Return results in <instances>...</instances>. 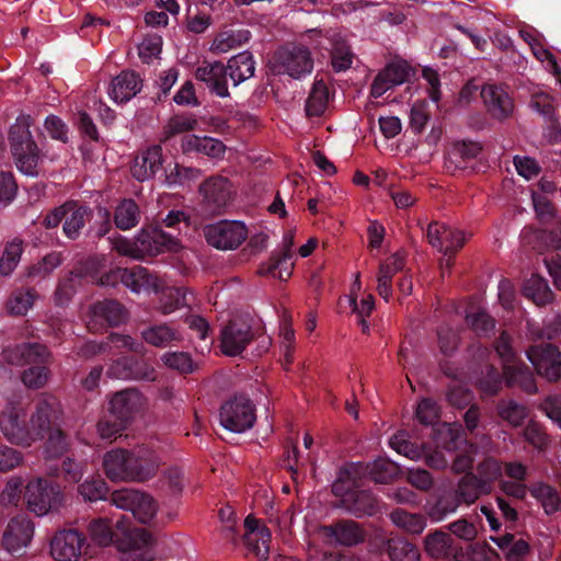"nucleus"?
<instances>
[{
  "mask_svg": "<svg viewBox=\"0 0 561 561\" xmlns=\"http://www.w3.org/2000/svg\"><path fill=\"white\" fill-rule=\"evenodd\" d=\"M62 409L59 400L51 394H43L35 404L31 416L36 439H45L44 454L47 462L61 457L69 448V436L61 428Z\"/></svg>",
  "mask_w": 561,
  "mask_h": 561,
  "instance_id": "obj_1",
  "label": "nucleus"
},
{
  "mask_svg": "<svg viewBox=\"0 0 561 561\" xmlns=\"http://www.w3.org/2000/svg\"><path fill=\"white\" fill-rule=\"evenodd\" d=\"M159 465L157 454L145 447L112 449L103 458L105 474L112 481L145 482L157 473Z\"/></svg>",
  "mask_w": 561,
  "mask_h": 561,
  "instance_id": "obj_2",
  "label": "nucleus"
},
{
  "mask_svg": "<svg viewBox=\"0 0 561 561\" xmlns=\"http://www.w3.org/2000/svg\"><path fill=\"white\" fill-rule=\"evenodd\" d=\"M33 125L31 115L20 114L9 128L8 140L16 169L24 175L36 178L45 156L31 131Z\"/></svg>",
  "mask_w": 561,
  "mask_h": 561,
  "instance_id": "obj_3",
  "label": "nucleus"
},
{
  "mask_svg": "<svg viewBox=\"0 0 561 561\" xmlns=\"http://www.w3.org/2000/svg\"><path fill=\"white\" fill-rule=\"evenodd\" d=\"M314 67V60L308 46L300 43H286L278 47L271 60L270 68L275 75H287L300 80L309 76Z\"/></svg>",
  "mask_w": 561,
  "mask_h": 561,
  "instance_id": "obj_4",
  "label": "nucleus"
},
{
  "mask_svg": "<svg viewBox=\"0 0 561 561\" xmlns=\"http://www.w3.org/2000/svg\"><path fill=\"white\" fill-rule=\"evenodd\" d=\"M91 539L99 546H110L112 542H117V548L122 551H137L152 543L151 535L142 528L127 529L123 533V537L118 539L105 518L92 519L88 526Z\"/></svg>",
  "mask_w": 561,
  "mask_h": 561,
  "instance_id": "obj_5",
  "label": "nucleus"
},
{
  "mask_svg": "<svg viewBox=\"0 0 561 561\" xmlns=\"http://www.w3.org/2000/svg\"><path fill=\"white\" fill-rule=\"evenodd\" d=\"M96 282L104 287H115L118 284H123L134 293L141 290L158 291L160 288L158 277L142 266H134L131 268L115 267L102 274Z\"/></svg>",
  "mask_w": 561,
  "mask_h": 561,
  "instance_id": "obj_6",
  "label": "nucleus"
},
{
  "mask_svg": "<svg viewBox=\"0 0 561 561\" xmlns=\"http://www.w3.org/2000/svg\"><path fill=\"white\" fill-rule=\"evenodd\" d=\"M25 500L27 507L37 516L58 510L62 504L64 494L58 483L39 478L30 481L26 485Z\"/></svg>",
  "mask_w": 561,
  "mask_h": 561,
  "instance_id": "obj_7",
  "label": "nucleus"
},
{
  "mask_svg": "<svg viewBox=\"0 0 561 561\" xmlns=\"http://www.w3.org/2000/svg\"><path fill=\"white\" fill-rule=\"evenodd\" d=\"M202 196L201 210L207 216H216L224 213L230 204L234 191L229 179L221 175L207 178L199 185Z\"/></svg>",
  "mask_w": 561,
  "mask_h": 561,
  "instance_id": "obj_8",
  "label": "nucleus"
},
{
  "mask_svg": "<svg viewBox=\"0 0 561 561\" xmlns=\"http://www.w3.org/2000/svg\"><path fill=\"white\" fill-rule=\"evenodd\" d=\"M203 233L209 245L228 251L238 249L247 240L248 228L239 220H220L206 225Z\"/></svg>",
  "mask_w": 561,
  "mask_h": 561,
  "instance_id": "obj_9",
  "label": "nucleus"
},
{
  "mask_svg": "<svg viewBox=\"0 0 561 561\" xmlns=\"http://www.w3.org/2000/svg\"><path fill=\"white\" fill-rule=\"evenodd\" d=\"M220 424L234 433H243L255 422L254 405L245 396H234L220 408Z\"/></svg>",
  "mask_w": 561,
  "mask_h": 561,
  "instance_id": "obj_10",
  "label": "nucleus"
},
{
  "mask_svg": "<svg viewBox=\"0 0 561 561\" xmlns=\"http://www.w3.org/2000/svg\"><path fill=\"white\" fill-rule=\"evenodd\" d=\"M110 501L116 507L130 512L141 524H148L157 512L153 499L135 489L116 490L110 494Z\"/></svg>",
  "mask_w": 561,
  "mask_h": 561,
  "instance_id": "obj_11",
  "label": "nucleus"
},
{
  "mask_svg": "<svg viewBox=\"0 0 561 561\" xmlns=\"http://www.w3.org/2000/svg\"><path fill=\"white\" fill-rule=\"evenodd\" d=\"M254 339L255 331L249 322L231 319L220 330V350L226 356H241Z\"/></svg>",
  "mask_w": 561,
  "mask_h": 561,
  "instance_id": "obj_12",
  "label": "nucleus"
},
{
  "mask_svg": "<svg viewBox=\"0 0 561 561\" xmlns=\"http://www.w3.org/2000/svg\"><path fill=\"white\" fill-rule=\"evenodd\" d=\"M526 355L539 376L548 381L561 379V352L558 346L550 343L533 345Z\"/></svg>",
  "mask_w": 561,
  "mask_h": 561,
  "instance_id": "obj_13",
  "label": "nucleus"
},
{
  "mask_svg": "<svg viewBox=\"0 0 561 561\" xmlns=\"http://www.w3.org/2000/svg\"><path fill=\"white\" fill-rule=\"evenodd\" d=\"M3 359L13 366L50 365L53 354L45 344L24 342L9 346L2 352Z\"/></svg>",
  "mask_w": 561,
  "mask_h": 561,
  "instance_id": "obj_14",
  "label": "nucleus"
},
{
  "mask_svg": "<svg viewBox=\"0 0 561 561\" xmlns=\"http://www.w3.org/2000/svg\"><path fill=\"white\" fill-rule=\"evenodd\" d=\"M137 259L146 255L154 256L164 251H175L179 247L178 239L167 233L161 227H148L135 238Z\"/></svg>",
  "mask_w": 561,
  "mask_h": 561,
  "instance_id": "obj_15",
  "label": "nucleus"
},
{
  "mask_svg": "<svg viewBox=\"0 0 561 561\" xmlns=\"http://www.w3.org/2000/svg\"><path fill=\"white\" fill-rule=\"evenodd\" d=\"M34 535V525L27 515L20 514L12 517L3 533V548L15 557H21L30 545Z\"/></svg>",
  "mask_w": 561,
  "mask_h": 561,
  "instance_id": "obj_16",
  "label": "nucleus"
},
{
  "mask_svg": "<svg viewBox=\"0 0 561 561\" xmlns=\"http://www.w3.org/2000/svg\"><path fill=\"white\" fill-rule=\"evenodd\" d=\"M127 319L125 307L114 299L93 304L87 328L96 333L107 328L118 327Z\"/></svg>",
  "mask_w": 561,
  "mask_h": 561,
  "instance_id": "obj_17",
  "label": "nucleus"
},
{
  "mask_svg": "<svg viewBox=\"0 0 561 561\" xmlns=\"http://www.w3.org/2000/svg\"><path fill=\"white\" fill-rule=\"evenodd\" d=\"M85 545V537L76 529H62L50 540V553L58 561H77Z\"/></svg>",
  "mask_w": 561,
  "mask_h": 561,
  "instance_id": "obj_18",
  "label": "nucleus"
},
{
  "mask_svg": "<svg viewBox=\"0 0 561 561\" xmlns=\"http://www.w3.org/2000/svg\"><path fill=\"white\" fill-rule=\"evenodd\" d=\"M108 375L113 378L136 381H153L157 377L154 368L144 359L123 356L110 366Z\"/></svg>",
  "mask_w": 561,
  "mask_h": 561,
  "instance_id": "obj_19",
  "label": "nucleus"
},
{
  "mask_svg": "<svg viewBox=\"0 0 561 561\" xmlns=\"http://www.w3.org/2000/svg\"><path fill=\"white\" fill-rule=\"evenodd\" d=\"M229 72L221 61L209 62L204 60L195 70V79L203 82L211 94L218 98H229Z\"/></svg>",
  "mask_w": 561,
  "mask_h": 561,
  "instance_id": "obj_20",
  "label": "nucleus"
},
{
  "mask_svg": "<svg viewBox=\"0 0 561 561\" xmlns=\"http://www.w3.org/2000/svg\"><path fill=\"white\" fill-rule=\"evenodd\" d=\"M243 543L249 553L257 560L265 561L268 558L271 531L259 519L249 515L244 519Z\"/></svg>",
  "mask_w": 561,
  "mask_h": 561,
  "instance_id": "obj_21",
  "label": "nucleus"
},
{
  "mask_svg": "<svg viewBox=\"0 0 561 561\" xmlns=\"http://www.w3.org/2000/svg\"><path fill=\"white\" fill-rule=\"evenodd\" d=\"M480 94L492 118L503 122L513 114L514 102L504 87L485 83Z\"/></svg>",
  "mask_w": 561,
  "mask_h": 561,
  "instance_id": "obj_22",
  "label": "nucleus"
},
{
  "mask_svg": "<svg viewBox=\"0 0 561 561\" xmlns=\"http://www.w3.org/2000/svg\"><path fill=\"white\" fill-rule=\"evenodd\" d=\"M459 432L457 430L451 428L450 426L444 425L442 428L437 430L436 433V449L434 451H430L426 447L424 448V458L425 463L432 469L440 470L445 469L449 460L445 457L439 448H443L447 451H453L458 447Z\"/></svg>",
  "mask_w": 561,
  "mask_h": 561,
  "instance_id": "obj_23",
  "label": "nucleus"
},
{
  "mask_svg": "<svg viewBox=\"0 0 561 561\" xmlns=\"http://www.w3.org/2000/svg\"><path fill=\"white\" fill-rule=\"evenodd\" d=\"M324 535L334 540L336 545L354 547L366 540L367 533L364 527L353 519H339L323 527Z\"/></svg>",
  "mask_w": 561,
  "mask_h": 561,
  "instance_id": "obj_24",
  "label": "nucleus"
},
{
  "mask_svg": "<svg viewBox=\"0 0 561 561\" xmlns=\"http://www.w3.org/2000/svg\"><path fill=\"white\" fill-rule=\"evenodd\" d=\"M0 428L3 435L13 444L30 446L34 442L35 431L33 423L30 425L21 419L14 409L2 414Z\"/></svg>",
  "mask_w": 561,
  "mask_h": 561,
  "instance_id": "obj_25",
  "label": "nucleus"
},
{
  "mask_svg": "<svg viewBox=\"0 0 561 561\" xmlns=\"http://www.w3.org/2000/svg\"><path fill=\"white\" fill-rule=\"evenodd\" d=\"M140 405L141 394L136 389L128 388L112 397L107 413L128 425Z\"/></svg>",
  "mask_w": 561,
  "mask_h": 561,
  "instance_id": "obj_26",
  "label": "nucleus"
},
{
  "mask_svg": "<svg viewBox=\"0 0 561 561\" xmlns=\"http://www.w3.org/2000/svg\"><path fill=\"white\" fill-rule=\"evenodd\" d=\"M426 553L442 561H461L462 552L455 546L453 537L443 531L428 534L424 539Z\"/></svg>",
  "mask_w": 561,
  "mask_h": 561,
  "instance_id": "obj_27",
  "label": "nucleus"
},
{
  "mask_svg": "<svg viewBox=\"0 0 561 561\" xmlns=\"http://www.w3.org/2000/svg\"><path fill=\"white\" fill-rule=\"evenodd\" d=\"M115 345L118 348H127L131 352H139L141 344L134 341L129 335L119 333H111L106 341H88L78 350V356L84 359L92 358L99 354H104L111 350V345Z\"/></svg>",
  "mask_w": 561,
  "mask_h": 561,
  "instance_id": "obj_28",
  "label": "nucleus"
},
{
  "mask_svg": "<svg viewBox=\"0 0 561 561\" xmlns=\"http://www.w3.org/2000/svg\"><path fill=\"white\" fill-rule=\"evenodd\" d=\"M342 508L360 518L376 515L380 511V503L371 491L354 489L342 500Z\"/></svg>",
  "mask_w": 561,
  "mask_h": 561,
  "instance_id": "obj_29",
  "label": "nucleus"
},
{
  "mask_svg": "<svg viewBox=\"0 0 561 561\" xmlns=\"http://www.w3.org/2000/svg\"><path fill=\"white\" fill-rule=\"evenodd\" d=\"M162 148L151 146L137 156L130 167L133 178L144 182L153 178L162 169Z\"/></svg>",
  "mask_w": 561,
  "mask_h": 561,
  "instance_id": "obj_30",
  "label": "nucleus"
},
{
  "mask_svg": "<svg viewBox=\"0 0 561 561\" xmlns=\"http://www.w3.org/2000/svg\"><path fill=\"white\" fill-rule=\"evenodd\" d=\"M503 373L507 387L519 388L528 394H534L538 391L534 371L525 363L517 360L512 365H504Z\"/></svg>",
  "mask_w": 561,
  "mask_h": 561,
  "instance_id": "obj_31",
  "label": "nucleus"
},
{
  "mask_svg": "<svg viewBox=\"0 0 561 561\" xmlns=\"http://www.w3.org/2000/svg\"><path fill=\"white\" fill-rule=\"evenodd\" d=\"M85 459L65 457L60 461L46 462V472L55 478H61L68 483L79 482L88 471Z\"/></svg>",
  "mask_w": 561,
  "mask_h": 561,
  "instance_id": "obj_32",
  "label": "nucleus"
},
{
  "mask_svg": "<svg viewBox=\"0 0 561 561\" xmlns=\"http://www.w3.org/2000/svg\"><path fill=\"white\" fill-rule=\"evenodd\" d=\"M70 204L65 214L62 231L70 240H77L87 222L93 218V211L89 206L80 205L77 201H68Z\"/></svg>",
  "mask_w": 561,
  "mask_h": 561,
  "instance_id": "obj_33",
  "label": "nucleus"
},
{
  "mask_svg": "<svg viewBox=\"0 0 561 561\" xmlns=\"http://www.w3.org/2000/svg\"><path fill=\"white\" fill-rule=\"evenodd\" d=\"M142 80L133 70H124L112 80L110 95L116 103L128 102L140 92Z\"/></svg>",
  "mask_w": 561,
  "mask_h": 561,
  "instance_id": "obj_34",
  "label": "nucleus"
},
{
  "mask_svg": "<svg viewBox=\"0 0 561 561\" xmlns=\"http://www.w3.org/2000/svg\"><path fill=\"white\" fill-rule=\"evenodd\" d=\"M142 340L154 347L165 348L182 341L181 333L170 324H150L141 330Z\"/></svg>",
  "mask_w": 561,
  "mask_h": 561,
  "instance_id": "obj_35",
  "label": "nucleus"
},
{
  "mask_svg": "<svg viewBox=\"0 0 561 561\" xmlns=\"http://www.w3.org/2000/svg\"><path fill=\"white\" fill-rule=\"evenodd\" d=\"M460 505L461 503L453 488H446L439 490L433 501L428 503L427 512L433 520L439 522L454 514Z\"/></svg>",
  "mask_w": 561,
  "mask_h": 561,
  "instance_id": "obj_36",
  "label": "nucleus"
},
{
  "mask_svg": "<svg viewBox=\"0 0 561 561\" xmlns=\"http://www.w3.org/2000/svg\"><path fill=\"white\" fill-rule=\"evenodd\" d=\"M225 66L233 87H238L240 83L252 78L255 72V60L249 50L232 56Z\"/></svg>",
  "mask_w": 561,
  "mask_h": 561,
  "instance_id": "obj_37",
  "label": "nucleus"
},
{
  "mask_svg": "<svg viewBox=\"0 0 561 561\" xmlns=\"http://www.w3.org/2000/svg\"><path fill=\"white\" fill-rule=\"evenodd\" d=\"M181 147L184 153L201 152L211 158L221 157L226 149L224 142L218 139L196 135L183 137Z\"/></svg>",
  "mask_w": 561,
  "mask_h": 561,
  "instance_id": "obj_38",
  "label": "nucleus"
},
{
  "mask_svg": "<svg viewBox=\"0 0 561 561\" xmlns=\"http://www.w3.org/2000/svg\"><path fill=\"white\" fill-rule=\"evenodd\" d=\"M460 503L473 504L481 495L490 494L486 488L477 479L474 472H466L453 488Z\"/></svg>",
  "mask_w": 561,
  "mask_h": 561,
  "instance_id": "obj_39",
  "label": "nucleus"
},
{
  "mask_svg": "<svg viewBox=\"0 0 561 561\" xmlns=\"http://www.w3.org/2000/svg\"><path fill=\"white\" fill-rule=\"evenodd\" d=\"M329 89L325 82L320 79L312 84L308 99L306 100L305 111L309 117L321 116L328 106Z\"/></svg>",
  "mask_w": 561,
  "mask_h": 561,
  "instance_id": "obj_40",
  "label": "nucleus"
},
{
  "mask_svg": "<svg viewBox=\"0 0 561 561\" xmlns=\"http://www.w3.org/2000/svg\"><path fill=\"white\" fill-rule=\"evenodd\" d=\"M478 371L477 386L483 396H495L502 390L505 382L503 371L501 373L494 365H486Z\"/></svg>",
  "mask_w": 561,
  "mask_h": 561,
  "instance_id": "obj_41",
  "label": "nucleus"
},
{
  "mask_svg": "<svg viewBox=\"0 0 561 561\" xmlns=\"http://www.w3.org/2000/svg\"><path fill=\"white\" fill-rule=\"evenodd\" d=\"M523 291L527 298H530L538 306L550 304L554 296L547 279L539 275H533L525 283Z\"/></svg>",
  "mask_w": 561,
  "mask_h": 561,
  "instance_id": "obj_42",
  "label": "nucleus"
},
{
  "mask_svg": "<svg viewBox=\"0 0 561 561\" xmlns=\"http://www.w3.org/2000/svg\"><path fill=\"white\" fill-rule=\"evenodd\" d=\"M140 219V210L131 198L123 199L116 207L114 222L121 230H129L136 227Z\"/></svg>",
  "mask_w": 561,
  "mask_h": 561,
  "instance_id": "obj_43",
  "label": "nucleus"
},
{
  "mask_svg": "<svg viewBox=\"0 0 561 561\" xmlns=\"http://www.w3.org/2000/svg\"><path fill=\"white\" fill-rule=\"evenodd\" d=\"M387 554L391 561H420L421 554L415 545L403 538L387 541Z\"/></svg>",
  "mask_w": 561,
  "mask_h": 561,
  "instance_id": "obj_44",
  "label": "nucleus"
},
{
  "mask_svg": "<svg viewBox=\"0 0 561 561\" xmlns=\"http://www.w3.org/2000/svg\"><path fill=\"white\" fill-rule=\"evenodd\" d=\"M529 492L533 497L539 501L548 515H552L559 511L560 497L558 491L545 482L534 483Z\"/></svg>",
  "mask_w": 561,
  "mask_h": 561,
  "instance_id": "obj_45",
  "label": "nucleus"
},
{
  "mask_svg": "<svg viewBox=\"0 0 561 561\" xmlns=\"http://www.w3.org/2000/svg\"><path fill=\"white\" fill-rule=\"evenodd\" d=\"M201 175V171L196 168L184 167L179 163H174L173 167L169 164L163 172L164 183L169 187L184 186Z\"/></svg>",
  "mask_w": 561,
  "mask_h": 561,
  "instance_id": "obj_46",
  "label": "nucleus"
},
{
  "mask_svg": "<svg viewBox=\"0 0 561 561\" xmlns=\"http://www.w3.org/2000/svg\"><path fill=\"white\" fill-rule=\"evenodd\" d=\"M390 446L397 453L412 460L422 459L425 448L423 443L419 444L417 442L412 440L405 431L398 432L393 435L390 439Z\"/></svg>",
  "mask_w": 561,
  "mask_h": 561,
  "instance_id": "obj_47",
  "label": "nucleus"
},
{
  "mask_svg": "<svg viewBox=\"0 0 561 561\" xmlns=\"http://www.w3.org/2000/svg\"><path fill=\"white\" fill-rule=\"evenodd\" d=\"M366 472L376 483L386 484L398 476L399 467L389 459L379 458L367 465Z\"/></svg>",
  "mask_w": 561,
  "mask_h": 561,
  "instance_id": "obj_48",
  "label": "nucleus"
},
{
  "mask_svg": "<svg viewBox=\"0 0 561 561\" xmlns=\"http://www.w3.org/2000/svg\"><path fill=\"white\" fill-rule=\"evenodd\" d=\"M36 297L34 288L16 289L7 301V310L13 316H24L33 307Z\"/></svg>",
  "mask_w": 561,
  "mask_h": 561,
  "instance_id": "obj_49",
  "label": "nucleus"
},
{
  "mask_svg": "<svg viewBox=\"0 0 561 561\" xmlns=\"http://www.w3.org/2000/svg\"><path fill=\"white\" fill-rule=\"evenodd\" d=\"M284 249L279 253H275L271 256L267 263H263L260 266L261 275H272L275 276L276 268L283 263H287L293 257L291 248L294 245V233L291 231H287L283 237Z\"/></svg>",
  "mask_w": 561,
  "mask_h": 561,
  "instance_id": "obj_50",
  "label": "nucleus"
},
{
  "mask_svg": "<svg viewBox=\"0 0 561 561\" xmlns=\"http://www.w3.org/2000/svg\"><path fill=\"white\" fill-rule=\"evenodd\" d=\"M390 518L394 525L410 534L419 535L426 526V520L422 515L412 514L401 508L392 511Z\"/></svg>",
  "mask_w": 561,
  "mask_h": 561,
  "instance_id": "obj_51",
  "label": "nucleus"
},
{
  "mask_svg": "<svg viewBox=\"0 0 561 561\" xmlns=\"http://www.w3.org/2000/svg\"><path fill=\"white\" fill-rule=\"evenodd\" d=\"M477 479L491 493L493 484L502 477V466L493 457H485L477 466Z\"/></svg>",
  "mask_w": 561,
  "mask_h": 561,
  "instance_id": "obj_52",
  "label": "nucleus"
},
{
  "mask_svg": "<svg viewBox=\"0 0 561 561\" xmlns=\"http://www.w3.org/2000/svg\"><path fill=\"white\" fill-rule=\"evenodd\" d=\"M161 362L168 368L176 370L181 375L192 374L197 368V364L187 352H165L161 356Z\"/></svg>",
  "mask_w": 561,
  "mask_h": 561,
  "instance_id": "obj_53",
  "label": "nucleus"
},
{
  "mask_svg": "<svg viewBox=\"0 0 561 561\" xmlns=\"http://www.w3.org/2000/svg\"><path fill=\"white\" fill-rule=\"evenodd\" d=\"M482 150V147L477 141L462 140L454 145L450 152V160L456 163L460 169L466 168L467 161L476 159Z\"/></svg>",
  "mask_w": 561,
  "mask_h": 561,
  "instance_id": "obj_54",
  "label": "nucleus"
},
{
  "mask_svg": "<svg viewBox=\"0 0 561 561\" xmlns=\"http://www.w3.org/2000/svg\"><path fill=\"white\" fill-rule=\"evenodd\" d=\"M23 253V245L21 240H12L4 247L3 253L0 257V275L9 276L16 268L21 255Z\"/></svg>",
  "mask_w": 561,
  "mask_h": 561,
  "instance_id": "obj_55",
  "label": "nucleus"
},
{
  "mask_svg": "<svg viewBox=\"0 0 561 561\" xmlns=\"http://www.w3.org/2000/svg\"><path fill=\"white\" fill-rule=\"evenodd\" d=\"M79 494L90 502L99 500H106L108 495V488L106 482L101 477H89L83 483L78 486Z\"/></svg>",
  "mask_w": 561,
  "mask_h": 561,
  "instance_id": "obj_56",
  "label": "nucleus"
},
{
  "mask_svg": "<svg viewBox=\"0 0 561 561\" xmlns=\"http://www.w3.org/2000/svg\"><path fill=\"white\" fill-rule=\"evenodd\" d=\"M499 416L510 425L520 426L527 417V409L513 400L501 401L497 404Z\"/></svg>",
  "mask_w": 561,
  "mask_h": 561,
  "instance_id": "obj_57",
  "label": "nucleus"
},
{
  "mask_svg": "<svg viewBox=\"0 0 561 561\" xmlns=\"http://www.w3.org/2000/svg\"><path fill=\"white\" fill-rule=\"evenodd\" d=\"M529 107L543 116L552 128H556L558 118L554 115V105L551 95L545 92L534 93L529 102Z\"/></svg>",
  "mask_w": 561,
  "mask_h": 561,
  "instance_id": "obj_58",
  "label": "nucleus"
},
{
  "mask_svg": "<svg viewBox=\"0 0 561 561\" xmlns=\"http://www.w3.org/2000/svg\"><path fill=\"white\" fill-rule=\"evenodd\" d=\"M413 69L405 61L390 62L379 75L391 88L409 81Z\"/></svg>",
  "mask_w": 561,
  "mask_h": 561,
  "instance_id": "obj_59",
  "label": "nucleus"
},
{
  "mask_svg": "<svg viewBox=\"0 0 561 561\" xmlns=\"http://www.w3.org/2000/svg\"><path fill=\"white\" fill-rule=\"evenodd\" d=\"M250 37L251 33L248 30L220 33L214 42L215 49L219 53H226L231 48L245 44Z\"/></svg>",
  "mask_w": 561,
  "mask_h": 561,
  "instance_id": "obj_60",
  "label": "nucleus"
},
{
  "mask_svg": "<svg viewBox=\"0 0 561 561\" xmlns=\"http://www.w3.org/2000/svg\"><path fill=\"white\" fill-rule=\"evenodd\" d=\"M161 489L171 496H179L185 485L184 472L178 467L167 469L160 479Z\"/></svg>",
  "mask_w": 561,
  "mask_h": 561,
  "instance_id": "obj_61",
  "label": "nucleus"
},
{
  "mask_svg": "<svg viewBox=\"0 0 561 561\" xmlns=\"http://www.w3.org/2000/svg\"><path fill=\"white\" fill-rule=\"evenodd\" d=\"M493 347L502 360L503 366L512 365L519 360L518 353L513 345V337L508 332L502 331L494 341Z\"/></svg>",
  "mask_w": 561,
  "mask_h": 561,
  "instance_id": "obj_62",
  "label": "nucleus"
},
{
  "mask_svg": "<svg viewBox=\"0 0 561 561\" xmlns=\"http://www.w3.org/2000/svg\"><path fill=\"white\" fill-rule=\"evenodd\" d=\"M354 54L344 42H336L331 50V65L335 72L346 71L352 67Z\"/></svg>",
  "mask_w": 561,
  "mask_h": 561,
  "instance_id": "obj_63",
  "label": "nucleus"
},
{
  "mask_svg": "<svg viewBox=\"0 0 561 561\" xmlns=\"http://www.w3.org/2000/svg\"><path fill=\"white\" fill-rule=\"evenodd\" d=\"M188 301L183 288H169L160 299L159 310L163 314H170L176 309L187 306Z\"/></svg>",
  "mask_w": 561,
  "mask_h": 561,
  "instance_id": "obj_64",
  "label": "nucleus"
}]
</instances>
